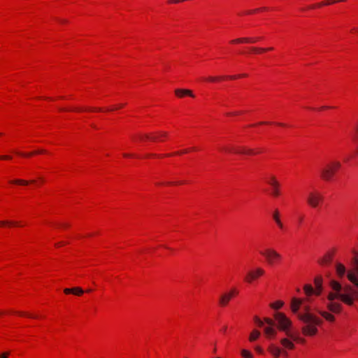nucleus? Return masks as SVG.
Returning <instances> with one entry per match:
<instances>
[{
  "label": "nucleus",
  "instance_id": "1",
  "mask_svg": "<svg viewBox=\"0 0 358 358\" xmlns=\"http://www.w3.org/2000/svg\"><path fill=\"white\" fill-rule=\"evenodd\" d=\"M352 255L348 269L340 262H337L335 265L338 277L343 278L346 276L351 285H343L338 281L331 280L329 282L331 290L327 296V308L329 312L322 310H317L328 322L335 321V317L332 313L338 314L342 311L341 302L348 306H352L354 302L358 300V251L353 249Z\"/></svg>",
  "mask_w": 358,
  "mask_h": 358
},
{
  "label": "nucleus",
  "instance_id": "2",
  "mask_svg": "<svg viewBox=\"0 0 358 358\" xmlns=\"http://www.w3.org/2000/svg\"><path fill=\"white\" fill-rule=\"evenodd\" d=\"M303 308L306 313L298 314V317L304 324L301 327V331L305 336H315L317 333V327L322 324V320L313 313H309V306H303Z\"/></svg>",
  "mask_w": 358,
  "mask_h": 358
},
{
  "label": "nucleus",
  "instance_id": "3",
  "mask_svg": "<svg viewBox=\"0 0 358 358\" xmlns=\"http://www.w3.org/2000/svg\"><path fill=\"white\" fill-rule=\"evenodd\" d=\"M274 317L277 322L278 323V327L280 330L285 332L286 335L291 339L296 341H299L301 343H304L305 340L303 338H299L297 336H295L292 334L289 328L292 324V322L287 316L282 313H276L274 314Z\"/></svg>",
  "mask_w": 358,
  "mask_h": 358
},
{
  "label": "nucleus",
  "instance_id": "4",
  "mask_svg": "<svg viewBox=\"0 0 358 358\" xmlns=\"http://www.w3.org/2000/svg\"><path fill=\"white\" fill-rule=\"evenodd\" d=\"M341 166L338 161H331L321 170V177L325 180H330L337 170Z\"/></svg>",
  "mask_w": 358,
  "mask_h": 358
},
{
  "label": "nucleus",
  "instance_id": "5",
  "mask_svg": "<svg viewBox=\"0 0 358 358\" xmlns=\"http://www.w3.org/2000/svg\"><path fill=\"white\" fill-rule=\"evenodd\" d=\"M323 201V196L317 191L310 192L306 198V201L312 208H317Z\"/></svg>",
  "mask_w": 358,
  "mask_h": 358
},
{
  "label": "nucleus",
  "instance_id": "6",
  "mask_svg": "<svg viewBox=\"0 0 358 358\" xmlns=\"http://www.w3.org/2000/svg\"><path fill=\"white\" fill-rule=\"evenodd\" d=\"M260 254L265 257L269 265H273L281 259V255L273 249H266L264 251H261Z\"/></svg>",
  "mask_w": 358,
  "mask_h": 358
},
{
  "label": "nucleus",
  "instance_id": "7",
  "mask_svg": "<svg viewBox=\"0 0 358 358\" xmlns=\"http://www.w3.org/2000/svg\"><path fill=\"white\" fill-rule=\"evenodd\" d=\"M265 271L263 268L257 267L254 270L250 271L245 278V280L251 283L253 280L257 279L259 276L264 274Z\"/></svg>",
  "mask_w": 358,
  "mask_h": 358
},
{
  "label": "nucleus",
  "instance_id": "8",
  "mask_svg": "<svg viewBox=\"0 0 358 358\" xmlns=\"http://www.w3.org/2000/svg\"><path fill=\"white\" fill-rule=\"evenodd\" d=\"M268 183L272 187V194L274 196H278L280 194L278 181L274 176H271L268 180Z\"/></svg>",
  "mask_w": 358,
  "mask_h": 358
},
{
  "label": "nucleus",
  "instance_id": "9",
  "mask_svg": "<svg viewBox=\"0 0 358 358\" xmlns=\"http://www.w3.org/2000/svg\"><path fill=\"white\" fill-rule=\"evenodd\" d=\"M303 300L296 297L292 298L291 301V310L294 313H297L300 307L303 305Z\"/></svg>",
  "mask_w": 358,
  "mask_h": 358
},
{
  "label": "nucleus",
  "instance_id": "10",
  "mask_svg": "<svg viewBox=\"0 0 358 358\" xmlns=\"http://www.w3.org/2000/svg\"><path fill=\"white\" fill-rule=\"evenodd\" d=\"M234 293H235V291L231 290L229 293H225V294H222L220 299V304L222 306H225L229 303V301H230V299H231V297L233 296Z\"/></svg>",
  "mask_w": 358,
  "mask_h": 358
},
{
  "label": "nucleus",
  "instance_id": "11",
  "mask_svg": "<svg viewBox=\"0 0 358 358\" xmlns=\"http://www.w3.org/2000/svg\"><path fill=\"white\" fill-rule=\"evenodd\" d=\"M268 350L274 358H278L282 352V349L274 345H269Z\"/></svg>",
  "mask_w": 358,
  "mask_h": 358
},
{
  "label": "nucleus",
  "instance_id": "12",
  "mask_svg": "<svg viewBox=\"0 0 358 358\" xmlns=\"http://www.w3.org/2000/svg\"><path fill=\"white\" fill-rule=\"evenodd\" d=\"M64 293L68 294H73L77 296H80L84 293L83 289L81 287H76L72 289L70 288H66L64 290Z\"/></svg>",
  "mask_w": 358,
  "mask_h": 358
},
{
  "label": "nucleus",
  "instance_id": "13",
  "mask_svg": "<svg viewBox=\"0 0 358 358\" xmlns=\"http://www.w3.org/2000/svg\"><path fill=\"white\" fill-rule=\"evenodd\" d=\"M282 345L287 349L292 350L294 348V344L289 338H284L280 340Z\"/></svg>",
  "mask_w": 358,
  "mask_h": 358
},
{
  "label": "nucleus",
  "instance_id": "14",
  "mask_svg": "<svg viewBox=\"0 0 358 358\" xmlns=\"http://www.w3.org/2000/svg\"><path fill=\"white\" fill-rule=\"evenodd\" d=\"M273 218L276 224L280 229H283V224L280 219V213L278 210H275L273 213Z\"/></svg>",
  "mask_w": 358,
  "mask_h": 358
},
{
  "label": "nucleus",
  "instance_id": "15",
  "mask_svg": "<svg viewBox=\"0 0 358 358\" xmlns=\"http://www.w3.org/2000/svg\"><path fill=\"white\" fill-rule=\"evenodd\" d=\"M315 285L316 287L315 294L320 295L322 291V278H316L315 279Z\"/></svg>",
  "mask_w": 358,
  "mask_h": 358
},
{
  "label": "nucleus",
  "instance_id": "16",
  "mask_svg": "<svg viewBox=\"0 0 358 358\" xmlns=\"http://www.w3.org/2000/svg\"><path fill=\"white\" fill-rule=\"evenodd\" d=\"M259 38H240L236 40L232 41V43H255L257 40H259Z\"/></svg>",
  "mask_w": 358,
  "mask_h": 358
},
{
  "label": "nucleus",
  "instance_id": "17",
  "mask_svg": "<svg viewBox=\"0 0 358 358\" xmlns=\"http://www.w3.org/2000/svg\"><path fill=\"white\" fill-rule=\"evenodd\" d=\"M175 93L178 96H182L184 95H189L192 97H194V94H192V91H190L189 90L178 89L175 91Z\"/></svg>",
  "mask_w": 358,
  "mask_h": 358
},
{
  "label": "nucleus",
  "instance_id": "18",
  "mask_svg": "<svg viewBox=\"0 0 358 358\" xmlns=\"http://www.w3.org/2000/svg\"><path fill=\"white\" fill-rule=\"evenodd\" d=\"M336 2H338V1H337V0H327V1H325V2H320L316 5L310 6L308 8H315V7H321L323 6H328V5H330V4L336 3Z\"/></svg>",
  "mask_w": 358,
  "mask_h": 358
},
{
  "label": "nucleus",
  "instance_id": "19",
  "mask_svg": "<svg viewBox=\"0 0 358 358\" xmlns=\"http://www.w3.org/2000/svg\"><path fill=\"white\" fill-rule=\"evenodd\" d=\"M264 332L268 337L274 336L276 334V331L273 327H266L264 328Z\"/></svg>",
  "mask_w": 358,
  "mask_h": 358
},
{
  "label": "nucleus",
  "instance_id": "20",
  "mask_svg": "<svg viewBox=\"0 0 358 358\" xmlns=\"http://www.w3.org/2000/svg\"><path fill=\"white\" fill-rule=\"evenodd\" d=\"M236 153L245 154V155H253L255 152L251 149H246L245 148H239L236 150Z\"/></svg>",
  "mask_w": 358,
  "mask_h": 358
},
{
  "label": "nucleus",
  "instance_id": "21",
  "mask_svg": "<svg viewBox=\"0 0 358 358\" xmlns=\"http://www.w3.org/2000/svg\"><path fill=\"white\" fill-rule=\"evenodd\" d=\"M304 292L306 294L309 296L313 294H315V290L313 288V287L310 285H306L303 287Z\"/></svg>",
  "mask_w": 358,
  "mask_h": 358
},
{
  "label": "nucleus",
  "instance_id": "22",
  "mask_svg": "<svg viewBox=\"0 0 358 358\" xmlns=\"http://www.w3.org/2000/svg\"><path fill=\"white\" fill-rule=\"evenodd\" d=\"M259 335H260L259 331H258L257 330H254L250 334L249 339L250 341H254L259 338Z\"/></svg>",
  "mask_w": 358,
  "mask_h": 358
},
{
  "label": "nucleus",
  "instance_id": "23",
  "mask_svg": "<svg viewBox=\"0 0 358 358\" xmlns=\"http://www.w3.org/2000/svg\"><path fill=\"white\" fill-rule=\"evenodd\" d=\"M44 152H45V151L44 150H38V151H36V152H30V153H22V152H17L16 153L18 154L19 155H21V156L30 157V156H32L34 154L44 153Z\"/></svg>",
  "mask_w": 358,
  "mask_h": 358
},
{
  "label": "nucleus",
  "instance_id": "24",
  "mask_svg": "<svg viewBox=\"0 0 358 358\" xmlns=\"http://www.w3.org/2000/svg\"><path fill=\"white\" fill-rule=\"evenodd\" d=\"M283 304L284 303L282 301H278L271 303L270 306L273 309H280L283 306Z\"/></svg>",
  "mask_w": 358,
  "mask_h": 358
},
{
  "label": "nucleus",
  "instance_id": "25",
  "mask_svg": "<svg viewBox=\"0 0 358 358\" xmlns=\"http://www.w3.org/2000/svg\"><path fill=\"white\" fill-rule=\"evenodd\" d=\"M241 355L243 358H252L253 357L251 352L246 350H241Z\"/></svg>",
  "mask_w": 358,
  "mask_h": 358
},
{
  "label": "nucleus",
  "instance_id": "26",
  "mask_svg": "<svg viewBox=\"0 0 358 358\" xmlns=\"http://www.w3.org/2000/svg\"><path fill=\"white\" fill-rule=\"evenodd\" d=\"M10 182L13 183V184H17V185H27L29 183V181L27 180H20V179H17V180H12Z\"/></svg>",
  "mask_w": 358,
  "mask_h": 358
},
{
  "label": "nucleus",
  "instance_id": "27",
  "mask_svg": "<svg viewBox=\"0 0 358 358\" xmlns=\"http://www.w3.org/2000/svg\"><path fill=\"white\" fill-rule=\"evenodd\" d=\"M331 257L330 256L324 257L321 261L320 264L322 265L329 264L331 262Z\"/></svg>",
  "mask_w": 358,
  "mask_h": 358
},
{
  "label": "nucleus",
  "instance_id": "28",
  "mask_svg": "<svg viewBox=\"0 0 358 358\" xmlns=\"http://www.w3.org/2000/svg\"><path fill=\"white\" fill-rule=\"evenodd\" d=\"M139 138H140V139L146 138V139H150L152 141H156L157 139V137H155V136L150 137V136L148 135V134L141 135V136H139Z\"/></svg>",
  "mask_w": 358,
  "mask_h": 358
},
{
  "label": "nucleus",
  "instance_id": "29",
  "mask_svg": "<svg viewBox=\"0 0 358 358\" xmlns=\"http://www.w3.org/2000/svg\"><path fill=\"white\" fill-rule=\"evenodd\" d=\"M238 150V148H230V147L223 148V150L228 152H235L236 153V150Z\"/></svg>",
  "mask_w": 358,
  "mask_h": 358
},
{
  "label": "nucleus",
  "instance_id": "30",
  "mask_svg": "<svg viewBox=\"0 0 358 358\" xmlns=\"http://www.w3.org/2000/svg\"><path fill=\"white\" fill-rule=\"evenodd\" d=\"M264 320L268 327H273L275 325L273 320L270 318H265Z\"/></svg>",
  "mask_w": 358,
  "mask_h": 358
},
{
  "label": "nucleus",
  "instance_id": "31",
  "mask_svg": "<svg viewBox=\"0 0 358 358\" xmlns=\"http://www.w3.org/2000/svg\"><path fill=\"white\" fill-rule=\"evenodd\" d=\"M222 78H219V77H208V78H204V80H207V81H210V82H215V81H217L220 79H221Z\"/></svg>",
  "mask_w": 358,
  "mask_h": 358
},
{
  "label": "nucleus",
  "instance_id": "32",
  "mask_svg": "<svg viewBox=\"0 0 358 358\" xmlns=\"http://www.w3.org/2000/svg\"><path fill=\"white\" fill-rule=\"evenodd\" d=\"M273 48H252V50L254 51H266V50H272Z\"/></svg>",
  "mask_w": 358,
  "mask_h": 358
},
{
  "label": "nucleus",
  "instance_id": "33",
  "mask_svg": "<svg viewBox=\"0 0 358 358\" xmlns=\"http://www.w3.org/2000/svg\"><path fill=\"white\" fill-rule=\"evenodd\" d=\"M255 322L259 326V327H263L264 325V323L263 322L257 317H255Z\"/></svg>",
  "mask_w": 358,
  "mask_h": 358
},
{
  "label": "nucleus",
  "instance_id": "34",
  "mask_svg": "<svg viewBox=\"0 0 358 358\" xmlns=\"http://www.w3.org/2000/svg\"><path fill=\"white\" fill-rule=\"evenodd\" d=\"M15 224V223H13V222H8V221H1L0 222V226L1 225H3V224Z\"/></svg>",
  "mask_w": 358,
  "mask_h": 358
},
{
  "label": "nucleus",
  "instance_id": "35",
  "mask_svg": "<svg viewBox=\"0 0 358 358\" xmlns=\"http://www.w3.org/2000/svg\"><path fill=\"white\" fill-rule=\"evenodd\" d=\"M255 350H256V351H257V352H259V353H260V354H262V353H263V352H264V351H263V349H262L261 347H259V346H257V347L255 348Z\"/></svg>",
  "mask_w": 358,
  "mask_h": 358
},
{
  "label": "nucleus",
  "instance_id": "36",
  "mask_svg": "<svg viewBox=\"0 0 358 358\" xmlns=\"http://www.w3.org/2000/svg\"><path fill=\"white\" fill-rule=\"evenodd\" d=\"M11 159V157L8 156V155L0 156V159Z\"/></svg>",
  "mask_w": 358,
  "mask_h": 358
},
{
  "label": "nucleus",
  "instance_id": "37",
  "mask_svg": "<svg viewBox=\"0 0 358 358\" xmlns=\"http://www.w3.org/2000/svg\"><path fill=\"white\" fill-rule=\"evenodd\" d=\"M8 355H9L8 352L1 354V355H0V358H8Z\"/></svg>",
  "mask_w": 358,
  "mask_h": 358
},
{
  "label": "nucleus",
  "instance_id": "38",
  "mask_svg": "<svg viewBox=\"0 0 358 358\" xmlns=\"http://www.w3.org/2000/svg\"><path fill=\"white\" fill-rule=\"evenodd\" d=\"M19 314H20V315H26V314H25V313H19ZM27 316H28V317H33V318L36 317V316H34V315H27Z\"/></svg>",
  "mask_w": 358,
  "mask_h": 358
},
{
  "label": "nucleus",
  "instance_id": "39",
  "mask_svg": "<svg viewBox=\"0 0 358 358\" xmlns=\"http://www.w3.org/2000/svg\"><path fill=\"white\" fill-rule=\"evenodd\" d=\"M244 76H246V75L243 74V75H240V76H230L229 78H231V79H235L238 77H244Z\"/></svg>",
  "mask_w": 358,
  "mask_h": 358
},
{
  "label": "nucleus",
  "instance_id": "40",
  "mask_svg": "<svg viewBox=\"0 0 358 358\" xmlns=\"http://www.w3.org/2000/svg\"><path fill=\"white\" fill-rule=\"evenodd\" d=\"M160 136H167V134H166V132H162V133L160 134Z\"/></svg>",
  "mask_w": 358,
  "mask_h": 358
},
{
  "label": "nucleus",
  "instance_id": "41",
  "mask_svg": "<svg viewBox=\"0 0 358 358\" xmlns=\"http://www.w3.org/2000/svg\"><path fill=\"white\" fill-rule=\"evenodd\" d=\"M257 10H258V9L257 10H250V11L248 12V14L253 13H255Z\"/></svg>",
  "mask_w": 358,
  "mask_h": 358
},
{
  "label": "nucleus",
  "instance_id": "42",
  "mask_svg": "<svg viewBox=\"0 0 358 358\" xmlns=\"http://www.w3.org/2000/svg\"><path fill=\"white\" fill-rule=\"evenodd\" d=\"M64 245V243H62V242H59V243L56 244L57 246H60V245Z\"/></svg>",
  "mask_w": 358,
  "mask_h": 358
},
{
  "label": "nucleus",
  "instance_id": "43",
  "mask_svg": "<svg viewBox=\"0 0 358 358\" xmlns=\"http://www.w3.org/2000/svg\"><path fill=\"white\" fill-rule=\"evenodd\" d=\"M281 354H283L285 356L287 355V352L285 350H282Z\"/></svg>",
  "mask_w": 358,
  "mask_h": 358
},
{
  "label": "nucleus",
  "instance_id": "44",
  "mask_svg": "<svg viewBox=\"0 0 358 358\" xmlns=\"http://www.w3.org/2000/svg\"><path fill=\"white\" fill-rule=\"evenodd\" d=\"M357 136H355V140L358 138V126L357 127Z\"/></svg>",
  "mask_w": 358,
  "mask_h": 358
},
{
  "label": "nucleus",
  "instance_id": "45",
  "mask_svg": "<svg viewBox=\"0 0 358 358\" xmlns=\"http://www.w3.org/2000/svg\"><path fill=\"white\" fill-rule=\"evenodd\" d=\"M259 124H267V123H266V122H259Z\"/></svg>",
  "mask_w": 358,
  "mask_h": 358
},
{
  "label": "nucleus",
  "instance_id": "46",
  "mask_svg": "<svg viewBox=\"0 0 358 358\" xmlns=\"http://www.w3.org/2000/svg\"><path fill=\"white\" fill-rule=\"evenodd\" d=\"M278 125H280V126H285V124H281V123H278Z\"/></svg>",
  "mask_w": 358,
  "mask_h": 358
},
{
  "label": "nucleus",
  "instance_id": "47",
  "mask_svg": "<svg viewBox=\"0 0 358 358\" xmlns=\"http://www.w3.org/2000/svg\"><path fill=\"white\" fill-rule=\"evenodd\" d=\"M124 157H129L130 155H127V154H124Z\"/></svg>",
  "mask_w": 358,
  "mask_h": 358
},
{
  "label": "nucleus",
  "instance_id": "48",
  "mask_svg": "<svg viewBox=\"0 0 358 358\" xmlns=\"http://www.w3.org/2000/svg\"><path fill=\"white\" fill-rule=\"evenodd\" d=\"M87 292H92V289H87Z\"/></svg>",
  "mask_w": 358,
  "mask_h": 358
},
{
  "label": "nucleus",
  "instance_id": "49",
  "mask_svg": "<svg viewBox=\"0 0 358 358\" xmlns=\"http://www.w3.org/2000/svg\"><path fill=\"white\" fill-rule=\"evenodd\" d=\"M326 108H327V107H325V106H322V107L321 108V109Z\"/></svg>",
  "mask_w": 358,
  "mask_h": 358
},
{
  "label": "nucleus",
  "instance_id": "50",
  "mask_svg": "<svg viewBox=\"0 0 358 358\" xmlns=\"http://www.w3.org/2000/svg\"><path fill=\"white\" fill-rule=\"evenodd\" d=\"M187 152V150H184V151H182V153H185V152Z\"/></svg>",
  "mask_w": 358,
  "mask_h": 358
},
{
  "label": "nucleus",
  "instance_id": "51",
  "mask_svg": "<svg viewBox=\"0 0 358 358\" xmlns=\"http://www.w3.org/2000/svg\"><path fill=\"white\" fill-rule=\"evenodd\" d=\"M262 10H266V8H261Z\"/></svg>",
  "mask_w": 358,
  "mask_h": 358
},
{
  "label": "nucleus",
  "instance_id": "52",
  "mask_svg": "<svg viewBox=\"0 0 358 358\" xmlns=\"http://www.w3.org/2000/svg\"><path fill=\"white\" fill-rule=\"evenodd\" d=\"M122 106H123V105H119V108H121Z\"/></svg>",
  "mask_w": 358,
  "mask_h": 358
}]
</instances>
